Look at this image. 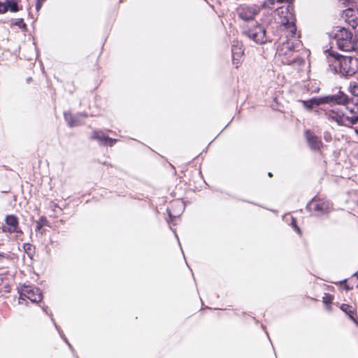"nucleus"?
<instances>
[{"instance_id": "f257e3e1", "label": "nucleus", "mask_w": 358, "mask_h": 358, "mask_svg": "<svg viewBox=\"0 0 358 358\" xmlns=\"http://www.w3.org/2000/svg\"><path fill=\"white\" fill-rule=\"evenodd\" d=\"M300 43H295L292 40H286L278 46L275 58L282 64L292 66L298 71L302 70L305 65L304 59L296 54V49Z\"/></svg>"}, {"instance_id": "f03ea898", "label": "nucleus", "mask_w": 358, "mask_h": 358, "mask_svg": "<svg viewBox=\"0 0 358 358\" xmlns=\"http://www.w3.org/2000/svg\"><path fill=\"white\" fill-rule=\"evenodd\" d=\"M327 62L331 72L343 76H352L358 71V59L342 56L333 51L329 52Z\"/></svg>"}, {"instance_id": "7ed1b4c3", "label": "nucleus", "mask_w": 358, "mask_h": 358, "mask_svg": "<svg viewBox=\"0 0 358 358\" xmlns=\"http://www.w3.org/2000/svg\"><path fill=\"white\" fill-rule=\"evenodd\" d=\"M329 35L336 40L340 50L350 52L354 48L353 41L355 36L350 30L344 27H336L331 30Z\"/></svg>"}, {"instance_id": "20e7f679", "label": "nucleus", "mask_w": 358, "mask_h": 358, "mask_svg": "<svg viewBox=\"0 0 358 358\" xmlns=\"http://www.w3.org/2000/svg\"><path fill=\"white\" fill-rule=\"evenodd\" d=\"M20 304H27V299L30 300L32 303H38L43 299V295L40 289L37 287L23 285L20 291Z\"/></svg>"}, {"instance_id": "39448f33", "label": "nucleus", "mask_w": 358, "mask_h": 358, "mask_svg": "<svg viewBox=\"0 0 358 358\" xmlns=\"http://www.w3.org/2000/svg\"><path fill=\"white\" fill-rule=\"evenodd\" d=\"M243 34L258 44H264L268 40L266 29L259 24L244 28Z\"/></svg>"}, {"instance_id": "423d86ee", "label": "nucleus", "mask_w": 358, "mask_h": 358, "mask_svg": "<svg viewBox=\"0 0 358 358\" xmlns=\"http://www.w3.org/2000/svg\"><path fill=\"white\" fill-rule=\"evenodd\" d=\"M331 207V205L329 201L317 197H314L306 206L310 211L314 212L317 215L327 213Z\"/></svg>"}, {"instance_id": "0eeeda50", "label": "nucleus", "mask_w": 358, "mask_h": 358, "mask_svg": "<svg viewBox=\"0 0 358 358\" xmlns=\"http://www.w3.org/2000/svg\"><path fill=\"white\" fill-rule=\"evenodd\" d=\"M257 12L255 6H243L238 8V15L241 19L248 21L252 20Z\"/></svg>"}, {"instance_id": "6e6552de", "label": "nucleus", "mask_w": 358, "mask_h": 358, "mask_svg": "<svg viewBox=\"0 0 358 358\" xmlns=\"http://www.w3.org/2000/svg\"><path fill=\"white\" fill-rule=\"evenodd\" d=\"M326 117L331 121H334L338 125L343 126L346 120L344 113L339 109H332L325 113Z\"/></svg>"}, {"instance_id": "1a4fd4ad", "label": "nucleus", "mask_w": 358, "mask_h": 358, "mask_svg": "<svg viewBox=\"0 0 358 358\" xmlns=\"http://www.w3.org/2000/svg\"><path fill=\"white\" fill-rule=\"evenodd\" d=\"M92 138L97 140L100 144L112 146L117 142V139L111 138L101 131H94Z\"/></svg>"}, {"instance_id": "9d476101", "label": "nucleus", "mask_w": 358, "mask_h": 358, "mask_svg": "<svg viewBox=\"0 0 358 358\" xmlns=\"http://www.w3.org/2000/svg\"><path fill=\"white\" fill-rule=\"evenodd\" d=\"M285 28L287 34V40H292V41H295V43H300L298 39L299 36H297L296 34V27L294 22L287 21V23L285 24Z\"/></svg>"}, {"instance_id": "9b49d317", "label": "nucleus", "mask_w": 358, "mask_h": 358, "mask_svg": "<svg viewBox=\"0 0 358 358\" xmlns=\"http://www.w3.org/2000/svg\"><path fill=\"white\" fill-rule=\"evenodd\" d=\"M232 60L236 68L241 64V59L243 55L242 47L238 44L233 45L231 48Z\"/></svg>"}, {"instance_id": "f8f14e48", "label": "nucleus", "mask_w": 358, "mask_h": 358, "mask_svg": "<svg viewBox=\"0 0 358 358\" xmlns=\"http://www.w3.org/2000/svg\"><path fill=\"white\" fill-rule=\"evenodd\" d=\"M306 136L308 143L311 149L319 150L322 146L321 141L313 132L306 131Z\"/></svg>"}, {"instance_id": "ddd939ff", "label": "nucleus", "mask_w": 358, "mask_h": 358, "mask_svg": "<svg viewBox=\"0 0 358 358\" xmlns=\"http://www.w3.org/2000/svg\"><path fill=\"white\" fill-rule=\"evenodd\" d=\"M6 224L11 227L12 228H16V230L22 233L21 229L18 227V219L14 215H7L5 218Z\"/></svg>"}, {"instance_id": "4468645a", "label": "nucleus", "mask_w": 358, "mask_h": 358, "mask_svg": "<svg viewBox=\"0 0 358 358\" xmlns=\"http://www.w3.org/2000/svg\"><path fill=\"white\" fill-rule=\"evenodd\" d=\"M336 96V104L346 105L349 103L350 99L347 94L343 92H339Z\"/></svg>"}, {"instance_id": "2eb2a0df", "label": "nucleus", "mask_w": 358, "mask_h": 358, "mask_svg": "<svg viewBox=\"0 0 358 358\" xmlns=\"http://www.w3.org/2000/svg\"><path fill=\"white\" fill-rule=\"evenodd\" d=\"M320 98H313L309 100L302 101L303 106L307 109H311L315 106L321 105Z\"/></svg>"}, {"instance_id": "dca6fc26", "label": "nucleus", "mask_w": 358, "mask_h": 358, "mask_svg": "<svg viewBox=\"0 0 358 358\" xmlns=\"http://www.w3.org/2000/svg\"><path fill=\"white\" fill-rule=\"evenodd\" d=\"M341 309L344 313H345L352 320L355 321V319L353 316L354 313L355 311V308H353L352 306H349L348 304H342L341 306Z\"/></svg>"}, {"instance_id": "f3484780", "label": "nucleus", "mask_w": 358, "mask_h": 358, "mask_svg": "<svg viewBox=\"0 0 358 358\" xmlns=\"http://www.w3.org/2000/svg\"><path fill=\"white\" fill-rule=\"evenodd\" d=\"M64 118L70 127H74V126H77L79 124L78 120H77V118H75L73 116V115L70 113H67V112L64 113Z\"/></svg>"}, {"instance_id": "a211bd4d", "label": "nucleus", "mask_w": 358, "mask_h": 358, "mask_svg": "<svg viewBox=\"0 0 358 358\" xmlns=\"http://www.w3.org/2000/svg\"><path fill=\"white\" fill-rule=\"evenodd\" d=\"M320 98L321 99L320 101H321L322 104H323V103H329L331 105L336 104L335 94L325 96H322V97H320Z\"/></svg>"}, {"instance_id": "6ab92c4d", "label": "nucleus", "mask_w": 358, "mask_h": 358, "mask_svg": "<svg viewBox=\"0 0 358 358\" xmlns=\"http://www.w3.org/2000/svg\"><path fill=\"white\" fill-rule=\"evenodd\" d=\"M8 10L10 12L16 13L20 10V8L17 4V1L15 0L8 1Z\"/></svg>"}, {"instance_id": "aec40b11", "label": "nucleus", "mask_w": 358, "mask_h": 358, "mask_svg": "<svg viewBox=\"0 0 358 358\" xmlns=\"http://www.w3.org/2000/svg\"><path fill=\"white\" fill-rule=\"evenodd\" d=\"M349 91L353 96L358 97V83H351L349 86Z\"/></svg>"}, {"instance_id": "412c9836", "label": "nucleus", "mask_w": 358, "mask_h": 358, "mask_svg": "<svg viewBox=\"0 0 358 358\" xmlns=\"http://www.w3.org/2000/svg\"><path fill=\"white\" fill-rule=\"evenodd\" d=\"M346 120H344L345 124L343 126H349L350 124H355L358 122V116L348 117L345 116Z\"/></svg>"}, {"instance_id": "4be33fe9", "label": "nucleus", "mask_w": 358, "mask_h": 358, "mask_svg": "<svg viewBox=\"0 0 358 358\" xmlns=\"http://www.w3.org/2000/svg\"><path fill=\"white\" fill-rule=\"evenodd\" d=\"M350 102L349 101L348 104H346L347 109L353 114H358V102L353 104L352 106H350Z\"/></svg>"}, {"instance_id": "5701e85b", "label": "nucleus", "mask_w": 358, "mask_h": 358, "mask_svg": "<svg viewBox=\"0 0 358 358\" xmlns=\"http://www.w3.org/2000/svg\"><path fill=\"white\" fill-rule=\"evenodd\" d=\"M2 231L4 233H9V234L19 233L16 230V228H12L11 227L6 225V226L2 227Z\"/></svg>"}, {"instance_id": "b1692460", "label": "nucleus", "mask_w": 358, "mask_h": 358, "mask_svg": "<svg viewBox=\"0 0 358 358\" xmlns=\"http://www.w3.org/2000/svg\"><path fill=\"white\" fill-rule=\"evenodd\" d=\"M8 10V1L5 2H0V14H3Z\"/></svg>"}, {"instance_id": "393cba45", "label": "nucleus", "mask_w": 358, "mask_h": 358, "mask_svg": "<svg viewBox=\"0 0 358 358\" xmlns=\"http://www.w3.org/2000/svg\"><path fill=\"white\" fill-rule=\"evenodd\" d=\"M14 24L16 25V26H18L19 27H20L22 29H25L26 27H27L26 24L23 21V19H18V20H17L15 22Z\"/></svg>"}, {"instance_id": "a878e982", "label": "nucleus", "mask_w": 358, "mask_h": 358, "mask_svg": "<svg viewBox=\"0 0 358 358\" xmlns=\"http://www.w3.org/2000/svg\"><path fill=\"white\" fill-rule=\"evenodd\" d=\"M353 43H354V45H353L354 48L352 49V51L358 52V37L355 36Z\"/></svg>"}, {"instance_id": "bb28decb", "label": "nucleus", "mask_w": 358, "mask_h": 358, "mask_svg": "<svg viewBox=\"0 0 358 358\" xmlns=\"http://www.w3.org/2000/svg\"><path fill=\"white\" fill-rule=\"evenodd\" d=\"M323 301L324 303H331L332 301V296L330 295H327L325 297H324Z\"/></svg>"}, {"instance_id": "cd10ccee", "label": "nucleus", "mask_w": 358, "mask_h": 358, "mask_svg": "<svg viewBox=\"0 0 358 358\" xmlns=\"http://www.w3.org/2000/svg\"><path fill=\"white\" fill-rule=\"evenodd\" d=\"M43 3V2L37 0L36 8L38 11L41 8Z\"/></svg>"}, {"instance_id": "c85d7f7f", "label": "nucleus", "mask_w": 358, "mask_h": 358, "mask_svg": "<svg viewBox=\"0 0 358 358\" xmlns=\"http://www.w3.org/2000/svg\"><path fill=\"white\" fill-rule=\"evenodd\" d=\"M292 225L298 233H300V229L296 225L295 220L292 218Z\"/></svg>"}, {"instance_id": "c756f323", "label": "nucleus", "mask_w": 358, "mask_h": 358, "mask_svg": "<svg viewBox=\"0 0 358 358\" xmlns=\"http://www.w3.org/2000/svg\"><path fill=\"white\" fill-rule=\"evenodd\" d=\"M42 225L45 224V222H46V219L44 217L40 218L39 221Z\"/></svg>"}, {"instance_id": "7c9ffc66", "label": "nucleus", "mask_w": 358, "mask_h": 358, "mask_svg": "<svg viewBox=\"0 0 358 358\" xmlns=\"http://www.w3.org/2000/svg\"><path fill=\"white\" fill-rule=\"evenodd\" d=\"M291 1H292V0H277V2L278 3H289Z\"/></svg>"}, {"instance_id": "2f4dec72", "label": "nucleus", "mask_w": 358, "mask_h": 358, "mask_svg": "<svg viewBox=\"0 0 358 358\" xmlns=\"http://www.w3.org/2000/svg\"><path fill=\"white\" fill-rule=\"evenodd\" d=\"M38 227H37V229L38 230H40L41 228L43 227L42 224L40 223V222H38Z\"/></svg>"}, {"instance_id": "473e14b6", "label": "nucleus", "mask_w": 358, "mask_h": 358, "mask_svg": "<svg viewBox=\"0 0 358 358\" xmlns=\"http://www.w3.org/2000/svg\"><path fill=\"white\" fill-rule=\"evenodd\" d=\"M268 1L273 5L275 1H277V0H268Z\"/></svg>"}, {"instance_id": "72a5a7b5", "label": "nucleus", "mask_w": 358, "mask_h": 358, "mask_svg": "<svg viewBox=\"0 0 358 358\" xmlns=\"http://www.w3.org/2000/svg\"><path fill=\"white\" fill-rule=\"evenodd\" d=\"M355 133L358 135V127L354 128Z\"/></svg>"}, {"instance_id": "f704fd0d", "label": "nucleus", "mask_w": 358, "mask_h": 358, "mask_svg": "<svg viewBox=\"0 0 358 358\" xmlns=\"http://www.w3.org/2000/svg\"><path fill=\"white\" fill-rule=\"evenodd\" d=\"M345 289H349V287H348V285H345Z\"/></svg>"}, {"instance_id": "c9c22d12", "label": "nucleus", "mask_w": 358, "mask_h": 358, "mask_svg": "<svg viewBox=\"0 0 358 358\" xmlns=\"http://www.w3.org/2000/svg\"><path fill=\"white\" fill-rule=\"evenodd\" d=\"M27 246H28L27 250H29L31 248V245L29 244V245H27Z\"/></svg>"}, {"instance_id": "e433bc0d", "label": "nucleus", "mask_w": 358, "mask_h": 358, "mask_svg": "<svg viewBox=\"0 0 358 358\" xmlns=\"http://www.w3.org/2000/svg\"><path fill=\"white\" fill-rule=\"evenodd\" d=\"M268 176H269L270 177H271V176H272L271 173H268Z\"/></svg>"}, {"instance_id": "4c0bfd02", "label": "nucleus", "mask_w": 358, "mask_h": 358, "mask_svg": "<svg viewBox=\"0 0 358 358\" xmlns=\"http://www.w3.org/2000/svg\"><path fill=\"white\" fill-rule=\"evenodd\" d=\"M0 257H3V255L1 254H0Z\"/></svg>"}]
</instances>
